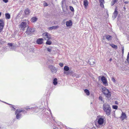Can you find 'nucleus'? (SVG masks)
<instances>
[{
	"label": "nucleus",
	"mask_w": 129,
	"mask_h": 129,
	"mask_svg": "<svg viewBox=\"0 0 129 129\" xmlns=\"http://www.w3.org/2000/svg\"><path fill=\"white\" fill-rule=\"evenodd\" d=\"M103 109L106 114L109 116L111 114V109L110 105L107 103H105L103 105Z\"/></svg>",
	"instance_id": "obj_1"
},
{
	"label": "nucleus",
	"mask_w": 129,
	"mask_h": 129,
	"mask_svg": "<svg viewBox=\"0 0 129 129\" xmlns=\"http://www.w3.org/2000/svg\"><path fill=\"white\" fill-rule=\"evenodd\" d=\"M105 117L104 116L102 115H99L97 116L96 121L97 123L100 125H103L104 123Z\"/></svg>",
	"instance_id": "obj_2"
},
{
	"label": "nucleus",
	"mask_w": 129,
	"mask_h": 129,
	"mask_svg": "<svg viewBox=\"0 0 129 129\" xmlns=\"http://www.w3.org/2000/svg\"><path fill=\"white\" fill-rule=\"evenodd\" d=\"M29 22L28 20H24L19 25V27L21 29L24 30L26 27H27L28 26L27 24H28Z\"/></svg>",
	"instance_id": "obj_3"
},
{
	"label": "nucleus",
	"mask_w": 129,
	"mask_h": 129,
	"mask_svg": "<svg viewBox=\"0 0 129 129\" xmlns=\"http://www.w3.org/2000/svg\"><path fill=\"white\" fill-rule=\"evenodd\" d=\"M102 92L104 95L107 98H110L111 96V94L109 90L107 88H102Z\"/></svg>",
	"instance_id": "obj_4"
},
{
	"label": "nucleus",
	"mask_w": 129,
	"mask_h": 129,
	"mask_svg": "<svg viewBox=\"0 0 129 129\" xmlns=\"http://www.w3.org/2000/svg\"><path fill=\"white\" fill-rule=\"evenodd\" d=\"M21 112H23V110L20 109H18L16 111L15 114L16 115V118L17 119H18L21 117L22 115L21 113Z\"/></svg>",
	"instance_id": "obj_5"
},
{
	"label": "nucleus",
	"mask_w": 129,
	"mask_h": 129,
	"mask_svg": "<svg viewBox=\"0 0 129 129\" xmlns=\"http://www.w3.org/2000/svg\"><path fill=\"white\" fill-rule=\"evenodd\" d=\"M43 38L46 40H48L51 39L50 35L47 33H43L42 34Z\"/></svg>",
	"instance_id": "obj_6"
},
{
	"label": "nucleus",
	"mask_w": 129,
	"mask_h": 129,
	"mask_svg": "<svg viewBox=\"0 0 129 129\" xmlns=\"http://www.w3.org/2000/svg\"><path fill=\"white\" fill-rule=\"evenodd\" d=\"M35 31V29L33 28H29V26L27 27L26 31V34L28 35L32 34Z\"/></svg>",
	"instance_id": "obj_7"
},
{
	"label": "nucleus",
	"mask_w": 129,
	"mask_h": 129,
	"mask_svg": "<svg viewBox=\"0 0 129 129\" xmlns=\"http://www.w3.org/2000/svg\"><path fill=\"white\" fill-rule=\"evenodd\" d=\"M49 68L50 70L52 73L53 74L56 73L57 72V69L55 67L52 65H49Z\"/></svg>",
	"instance_id": "obj_8"
},
{
	"label": "nucleus",
	"mask_w": 129,
	"mask_h": 129,
	"mask_svg": "<svg viewBox=\"0 0 129 129\" xmlns=\"http://www.w3.org/2000/svg\"><path fill=\"white\" fill-rule=\"evenodd\" d=\"M4 25V21L3 20L0 19V33L2 31Z\"/></svg>",
	"instance_id": "obj_9"
},
{
	"label": "nucleus",
	"mask_w": 129,
	"mask_h": 129,
	"mask_svg": "<svg viewBox=\"0 0 129 129\" xmlns=\"http://www.w3.org/2000/svg\"><path fill=\"white\" fill-rule=\"evenodd\" d=\"M101 80L103 84L106 86L108 85V83L107 82V80L104 77L102 76L101 78Z\"/></svg>",
	"instance_id": "obj_10"
},
{
	"label": "nucleus",
	"mask_w": 129,
	"mask_h": 129,
	"mask_svg": "<svg viewBox=\"0 0 129 129\" xmlns=\"http://www.w3.org/2000/svg\"><path fill=\"white\" fill-rule=\"evenodd\" d=\"M120 118L122 120H123L124 119H126V116L125 113L123 112H122Z\"/></svg>",
	"instance_id": "obj_11"
},
{
	"label": "nucleus",
	"mask_w": 129,
	"mask_h": 129,
	"mask_svg": "<svg viewBox=\"0 0 129 129\" xmlns=\"http://www.w3.org/2000/svg\"><path fill=\"white\" fill-rule=\"evenodd\" d=\"M117 7H116L115 10L114 12L113 13V15L112 16L114 18L116 17L117 15L118 14V12L117 11Z\"/></svg>",
	"instance_id": "obj_12"
},
{
	"label": "nucleus",
	"mask_w": 129,
	"mask_h": 129,
	"mask_svg": "<svg viewBox=\"0 0 129 129\" xmlns=\"http://www.w3.org/2000/svg\"><path fill=\"white\" fill-rule=\"evenodd\" d=\"M43 39L42 38L38 39L37 41V43L39 44H41L43 42Z\"/></svg>",
	"instance_id": "obj_13"
},
{
	"label": "nucleus",
	"mask_w": 129,
	"mask_h": 129,
	"mask_svg": "<svg viewBox=\"0 0 129 129\" xmlns=\"http://www.w3.org/2000/svg\"><path fill=\"white\" fill-rule=\"evenodd\" d=\"M72 24V21L70 20L68 21H67L66 22V25L67 26L69 27L71 26Z\"/></svg>",
	"instance_id": "obj_14"
},
{
	"label": "nucleus",
	"mask_w": 129,
	"mask_h": 129,
	"mask_svg": "<svg viewBox=\"0 0 129 129\" xmlns=\"http://www.w3.org/2000/svg\"><path fill=\"white\" fill-rule=\"evenodd\" d=\"M9 45L8 46H7L5 48L6 49H8L9 47L11 49H13L14 48V46L13 45V44L12 43H9L8 44Z\"/></svg>",
	"instance_id": "obj_15"
},
{
	"label": "nucleus",
	"mask_w": 129,
	"mask_h": 129,
	"mask_svg": "<svg viewBox=\"0 0 129 129\" xmlns=\"http://www.w3.org/2000/svg\"><path fill=\"white\" fill-rule=\"evenodd\" d=\"M59 27V26L57 25L55 26H52L48 28V29L49 30H51L53 29H55L58 28Z\"/></svg>",
	"instance_id": "obj_16"
},
{
	"label": "nucleus",
	"mask_w": 129,
	"mask_h": 129,
	"mask_svg": "<svg viewBox=\"0 0 129 129\" xmlns=\"http://www.w3.org/2000/svg\"><path fill=\"white\" fill-rule=\"evenodd\" d=\"M89 62L91 65H93L95 63V60L93 59H89Z\"/></svg>",
	"instance_id": "obj_17"
},
{
	"label": "nucleus",
	"mask_w": 129,
	"mask_h": 129,
	"mask_svg": "<svg viewBox=\"0 0 129 129\" xmlns=\"http://www.w3.org/2000/svg\"><path fill=\"white\" fill-rule=\"evenodd\" d=\"M100 3V6L102 7H104V0H99Z\"/></svg>",
	"instance_id": "obj_18"
},
{
	"label": "nucleus",
	"mask_w": 129,
	"mask_h": 129,
	"mask_svg": "<svg viewBox=\"0 0 129 129\" xmlns=\"http://www.w3.org/2000/svg\"><path fill=\"white\" fill-rule=\"evenodd\" d=\"M88 3L87 0H84V7L86 8L88 5Z\"/></svg>",
	"instance_id": "obj_19"
},
{
	"label": "nucleus",
	"mask_w": 129,
	"mask_h": 129,
	"mask_svg": "<svg viewBox=\"0 0 129 129\" xmlns=\"http://www.w3.org/2000/svg\"><path fill=\"white\" fill-rule=\"evenodd\" d=\"M6 19H9L10 18V14L8 13H6L5 14Z\"/></svg>",
	"instance_id": "obj_20"
},
{
	"label": "nucleus",
	"mask_w": 129,
	"mask_h": 129,
	"mask_svg": "<svg viewBox=\"0 0 129 129\" xmlns=\"http://www.w3.org/2000/svg\"><path fill=\"white\" fill-rule=\"evenodd\" d=\"M36 107H31V108H28V107H26L25 109L27 110H28V109L29 110H32L33 109H36Z\"/></svg>",
	"instance_id": "obj_21"
},
{
	"label": "nucleus",
	"mask_w": 129,
	"mask_h": 129,
	"mask_svg": "<svg viewBox=\"0 0 129 129\" xmlns=\"http://www.w3.org/2000/svg\"><path fill=\"white\" fill-rule=\"evenodd\" d=\"M37 20V18L35 17H33L31 19V22H36Z\"/></svg>",
	"instance_id": "obj_22"
},
{
	"label": "nucleus",
	"mask_w": 129,
	"mask_h": 129,
	"mask_svg": "<svg viewBox=\"0 0 129 129\" xmlns=\"http://www.w3.org/2000/svg\"><path fill=\"white\" fill-rule=\"evenodd\" d=\"M106 38L108 41L111 40L112 39L111 36L109 35H106Z\"/></svg>",
	"instance_id": "obj_23"
},
{
	"label": "nucleus",
	"mask_w": 129,
	"mask_h": 129,
	"mask_svg": "<svg viewBox=\"0 0 129 129\" xmlns=\"http://www.w3.org/2000/svg\"><path fill=\"white\" fill-rule=\"evenodd\" d=\"M30 12V11L28 9H26L24 11V13L26 14H29Z\"/></svg>",
	"instance_id": "obj_24"
},
{
	"label": "nucleus",
	"mask_w": 129,
	"mask_h": 129,
	"mask_svg": "<svg viewBox=\"0 0 129 129\" xmlns=\"http://www.w3.org/2000/svg\"><path fill=\"white\" fill-rule=\"evenodd\" d=\"M64 70L65 71H67L69 70V68L68 66H65L64 68Z\"/></svg>",
	"instance_id": "obj_25"
},
{
	"label": "nucleus",
	"mask_w": 129,
	"mask_h": 129,
	"mask_svg": "<svg viewBox=\"0 0 129 129\" xmlns=\"http://www.w3.org/2000/svg\"><path fill=\"white\" fill-rule=\"evenodd\" d=\"M118 0H113L111 3V5L113 6L114 4Z\"/></svg>",
	"instance_id": "obj_26"
},
{
	"label": "nucleus",
	"mask_w": 129,
	"mask_h": 129,
	"mask_svg": "<svg viewBox=\"0 0 129 129\" xmlns=\"http://www.w3.org/2000/svg\"><path fill=\"white\" fill-rule=\"evenodd\" d=\"M57 79L56 78H54L53 80V83L54 85H56L57 84Z\"/></svg>",
	"instance_id": "obj_27"
},
{
	"label": "nucleus",
	"mask_w": 129,
	"mask_h": 129,
	"mask_svg": "<svg viewBox=\"0 0 129 129\" xmlns=\"http://www.w3.org/2000/svg\"><path fill=\"white\" fill-rule=\"evenodd\" d=\"M84 92L86 93V94L88 95H89V92L88 90L87 89H85L84 90Z\"/></svg>",
	"instance_id": "obj_28"
},
{
	"label": "nucleus",
	"mask_w": 129,
	"mask_h": 129,
	"mask_svg": "<svg viewBox=\"0 0 129 129\" xmlns=\"http://www.w3.org/2000/svg\"><path fill=\"white\" fill-rule=\"evenodd\" d=\"M72 72H66V71H64V73L65 74L67 75H68L70 74H71L72 73Z\"/></svg>",
	"instance_id": "obj_29"
},
{
	"label": "nucleus",
	"mask_w": 129,
	"mask_h": 129,
	"mask_svg": "<svg viewBox=\"0 0 129 129\" xmlns=\"http://www.w3.org/2000/svg\"><path fill=\"white\" fill-rule=\"evenodd\" d=\"M52 43V42L49 40H47V41L46 42V44L48 45H50Z\"/></svg>",
	"instance_id": "obj_30"
},
{
	"label": "nucleus",
	"mask_w": 129,
	"mask_h": 129,
	"mask_svg": "<svg viewBox=\"0 0 129 129\" xmlns=\"http://www.w3.org/2000/svg\"><path fill=\"white\" fill-rule=\"evenodd\" d=\"M110 45L112 47L114 48L117 49V46L115 45L114 44H112Z\"/></svg>",
	"instance_id": "obj_31"
},
{
	"label": "nucleus",
	"mask_w": 129,
	"mask_h": 129,
	"mask_svg": "<svg viewBox=\"0 0 129 129\" xmlns=\"http://www.w3.org/2000/svg\"><path fill=\"white\" fill-rule=\"evenodd\" d=\"M70 10L72 11L73 12H74V9L73 7L71 6H70Z\"/></svg>",
	"instance_id": "obj_32"
},
{
	"label": "nucleus",
	"mask_w": 129,
	"mask_h": 129,
	"mask_svg": "<svg viewBox=\"0 0 129 129\" xmlns=\"http://www.w3.org/2000/svg\"><path fill=\"white\" fill-rule=\"evenodd\" d=\"M126 60L128 63L129 62V52H128V55H127V58Z\"/></svg>",
	"instance_id": "obj_33"
},
{
	"label": "nucleus",
	"mask_w": 129,
	"mask_h": 129,
	"mask_svg": "<svg viewBox=\"0 0 129 129\" xmlns=\"http://www.w3.org/2000/svg\"><path fill=\"white\" fill-rule=\"evenodd\" d=\"M43 5L44 6L46 7L48 6V4L45 2H44L43 4Z\"/></svg>",
	"instance_id": "obj_34"
},
{
	"label": "nucleus",
	"mask_w": 129,
	"mask_h": 129,
	"mask_svg": "<svg viewBox=\"0 0 129 129\" xmlns=\"http://www.w3.org/2000/svg\"><path fill=\"white\" fill-rule=\"evenodd\" d=\"M113 107L114 109H117L118 108V107L116 105H114L113 106Z\"/></svg>",
	"instance_id": "obj_35"
},
{
	"label": "nucleus",
	"mask_w": 129,
	"mask_h": 129,
	"mask_svg": "<svg viewBox=\"0 0 129 129\" xmlns=\"http://www.w3.org/2000/svg\"><path fill=\"white\" fill-rule=\"evenodd\" d=\"M47 50L48 51L50 52L51 51L52 49L51 48H47Z\"/></svg>",
	"instance_id": "obj_36"
},
{
	"label": "nucleus",
	"mask_w": 129,
	"mask_h": 129,
	"mask_svg": "<svg viewBox=\"0 0 129 129\" xmlns=\"http://www.w3.org/2000/svg\"><path fill=\"white\" fill-rule=\"evenodd\" d=\"M99 99L101 101H103V98L102 96H100L99 98Z\"/></svg>",
	"instance_id": "obj_37"
},
{
	"label": "nucleus",
	"mask_w": 129,
	"mask_h": 129,
	"mask_svg": "<svg viewBox=\"0 0 129 129\" xmlns=\"http://www.w3.org/2000/svg\"><path fill=\"white\" fill-rule=\"evenodd\" d=\"M122 51V54H123L124 52V48L123 47H121Z\"/></svg>",
	"instance_id": "obj_38"
},
{
	"label": "nucleus",
	"mask_w": 129,
	"mask_h": 129,
	"mask_svg": "<svg viewBox=\"0 0 129 129\" xmlns=\"http://www.w3.org/2000/svg\"><path fill=\"white\" fill-rule=\"evenodd\" d=\"M112 81L114 82H115L116 80H115V79H114V78H113V77L112 78Z\"/></svg>",
	"instance_id": "obj_39"
},
{
	"label": "nucleus",
	"mask_w": 129,
	"mask_h": 129,
	"mask_svg": "<svg viewBox=\"0 0 129 129\" xmlns=\"http://www.w3.org/2000/svg\"><path fill=\"white\" fill-rule=\"evenodd\" d=\"M11 110H12L14 111L15 110V108L12 106L11 107Z\"/></svg>",
	"instance_id": "obj_40"
},
{
	"label": "nucleus",
	"mask_w": 129,
	"mask_h": 129,
	"mask_svg": "<svg viewBox=\"0 0 129 129\" xmlns=\"http://www.w3.org/2000/svg\"><path fill=\"white\" fill-rule=\"evenodd\" d=\"M59 65L61 67H62L63 66V64L60 63H59Z\"/></svg>",
	"instance_id": "obj_41"
},
{
	"label": "nucleus",
	"mask_w": 129,
	"mask_h": 129,
	"mask_svg": "<svg viewBox=\"0 0 129 129\" xmlns=\"http://www.w3.org/2000/svg\"><path fill=\"white\" fill-rule=\"evenodd\" d=\"M76 75L75 74H72V76L73 77H77Z\"/></svg>",
	"instance_id": "obj_42"
},
{
	"label": "nucleus",
	"mask_w": 129,
	"mask_h": 129,
	"mask_svg": "<svg viewBox=\"0 0 129 129\" xmlns=\"http://www.w3.org/2000/svg\"><path fill=\"white\" fill-rule=\"evenodd\" d=\"M3 1L5 3H7L8 2V0H3Z\"/></svg>",
	"instance_id": "obj_43"
},
{
	"label": "nucleus",
	"mask_w": 129,
	"mask_h": 129,
	"mask_svg": "<svg viewBox=\"0 0 129 129\" xmlns=\"http://www.w3.org/2000/svg\"><path fill=\"white\" fill-rule=\"evenodd\" d=\"M124 3L125 4H127L128 2L127 1H125V2H124Z\"/></svg>",
	"instance_id": "obj_44"
},
{
	"label": "nucleus",
	"mask_w": 129,
	"mask_h": 129,
	"mask_svg": "<svg viewBox=\"0 0 129 129\" xmlns=\"http://www.w3.org/2000/svg\"><path fill=\"white\" fill-rule=\"evenodd\" d=\"M118 104V102L116 101L115 102V104Z\"/></svg>",
	"instance_id": "obj_45"
},
{
	"label": "nucleus",
	"mask_w": 129,
	"mask_h": 129,
	"mask_svg": "<svg viewBox=\"0 0 129 129\" xmlns=\"http://www.w3.org/2000/svg\"><path fill=\"white\" fill-rule=\"evenodd\" d=\"M64 0H62V2H61L62 4L63 3V2L64 1Z\"/></svg>",
	"instance_id": "obj_46"
},
{
	"label": "nucleus",
	"mask_w": 129,
	"mask_h": 129,
	"mask_svg": "<svg viewBox=\"0 0 129 129\" xmlns=\"http://www.w3.org/2000/svg\"><path fill=\"white\" fill-rule=\"evenodd\" d=\"M64 0H62V2H61L62 4L63 3V2L64 1Z\"/></svg>",
	"instance_id": "obj_47"
},
{
	"label": "nucleus",
	"mask_w": 129,
	"mask_h": 129,
	"mask_svg": "<svg viewBox=\"0 0 129 129\" xmlns=\"http://www.w3.org/2000/svg\"><path fill=\"white\" fill-rule=\"evenodd\" d=\"M112 59L111 58H110V59H109V61H112Z\"/></svg>",
	"instance_id": "obj_48"
},
{
	"label": "nucleus",
	"mask_w": 129,
	"mask_h": 129,
	"mask_svg": "<svg viewBox=\"0 0 129 129\" xmlns=\"http://www.w3.org/2000/svg\"><path fill=\"white\" fill-rule=\"evenodd\" d=\"M2 15V13L0 12V17Z\"/></svg>",
	"instance_id": "obj_49"
},
{
	"label": "nucleus",
	"mask_w": 129,
	"mask_h": 129,
	"mask_svg": "<svg viewBox=\"0 0 129 129\" xmlns=\"http://www.w3.org/2000/svg\"><path fill=\"white\" fill-rule=\"evenodd\" d=\"M2 102H4V103H6V104H8V103H6V102H3V101H2Z\"/></svg>",
	"instance_id": "obj_50"
},
{
	"label": "nucleus",
	"mask_w": 129,
	"mask_h": 129,
	"mask_svg": "<svg viewBox=\"0 0 129 129\" xmlns=\"http://www.w3.org/2000/svg\"><path fill=\"white\" fill-rule=\"evenodd\" d=\"M124 8V9H125V7H124V8Z\"/></svg>",
	"instance_id": "obj_51"
},
{
	"label": "nucleus",
	"mask_w": 129,
	"mask_h": 129,
	"mask_svg": "<svg viewBox=\"0 0 129 129\" xmlns=\"http://www.w3.org/2000/svg\"><path fill=\"white\" fill-rule=\"evenodd\" d=\"M100 77H99V78H100Z\"/></svg>",
	"instance_id": "obj_52"
},
{
	"label": "nucleus",
	"mask_w": 129,
	"mask_h": 129,
	"mask_svg": "<svg viewBox=\"0 0 129 129\" xmlns=\"http://www.w3.org/2000/svg\"><path fill=\"white\" fill-rule=\"evenodd\" d=\"M50 113H51V112H50Z\"/></svg>",
	"instance_id": "obj_53"
},
{
	"label": "nucleus",
	"mask_w": 129,
	"mask_h": 129,
	"mask_svg": "<svg viewBox=\"0 0 129 129\" xmlns=\"http://www.w3.org/2000/svg\"><path fill=\"white\" fill-rule=\"evenodd\" d=\"M56 1L57 0H55Z\"/></svg>",
	"instance_id": "obj_54"
}]
</instances>
